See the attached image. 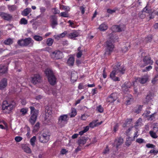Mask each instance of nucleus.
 <instances>
[{
	"instance_id": "obj_1",
	"label": "nucleus",
	"mask_w": 158,
	"mask_h": 158,
	"mask_svg": "<svg viewBox=\"0 0 158 158\" xmlns=\"http://www.w3.org/2000/svg\"><path fill=\"white\" fill-rule=\"evenodd\" d=\"M15 103L14 101L8 102L4 101L2 103V109L3 113L6 114L10 113L15 106Z\"/></svg>"
},
{
	"instance_id": "obj_2",
	"label": "nucleus",
	"mask_w": 158,
	"mask_h": 158,
	"mask_svg": "<svg viewBox=\"0 0 158 158\" xmlns=\"http://www.w3.org/2000/svg\"><path fill=\"white\" fill-rule=\"evenodd\" d=\"M113 38H110L106 42L105 46V52L104 53L105 55H109L113 52L114 48V45L113 44Z\"/></svg>"
},
{
	"instance_id": "obj_3",
	"label": "nucleus",
	"mask_w": 158,
	"mask_h": 158,
	"mask_svg": "<svg viewBox=\"0 0 158 158\" xmlns=\"http://www.w3.org/2000/svg\"><path fill=\"white\" fill-rule=\"evenodd\" d=\"M29 108L31 109V114L29 122L32 125H33L36 121L39 111L33 106H31Z\"/></svg>"
},
{
	"instance_id": "obj_4",
	"label": "nucleus",
	"mask_w": 158,
	"mask_h": 158,
	"mask_svg": "<svg viewBox=\"0 0 158 158\" xmlns=\"http://www.w3.org/2000/svg\"><path fill=\"white\" fill-rule=\"evenodd\" d=\"M33 42L34 41L30 38L19 40L18 42V44L22 46H27L29 45L31 46L33 45Z\"/></svg>"
},
{
	"instance_id": "obj_5",
	"label": "nucleus",
	"mask_w": 158,
	"mask_h": 158,
	"mask_svg": "<svg viewBox=\"0 0 158 158\" xmlns=\"http://www.w3.org/2000/svg\"><path fill=\"white\" fill-rule=\"evenodd\" d=\"M69 120V117L67 114L61 115L58 118V124L61 127H64L67 124Z\"/></svg>"
},
{
	"instance_id": "obj_6",
	"label": "nucleus",
	"mask_w": 158,
	"mask_h": 158,
	"mask_svg": "<svg viewBox=\"0 0 158 158\" xmlns=\"http://www.w3.org/2000/svg\"><path fill=\"white\" fill-rule=\"evenodd\" d=\"M125 69L124 66H121L120 65L118 64L114 67L113 70L116 74H118V76H120L123 74L125 73Z\"/></svg>"
},
{
	"instance_id": "obj_7",
	"label": "nucleus",
	"mask_w": 158,
	"mask_h": 158,
	"mask_svg": "<svg viewBox=\"0 0 158 158\" xmlns=\"http://www.w3.org/2000/svg\"><path fill=\"white\" fill-rule=\"evenodd\" d=\"M50 133L48 132L43 133L39 137V139L40 142L42 143H46L50 139Z\"/></svg>"
},
{
	"instance_id": "obj_8",
	"label": "nucleus",
	"mask_w": 158,
	"mask_h": 158,
	"mask_svg": "<svg viewBox=\"0 0 158 158\" xmlns=\"http://www.w3.org/2000/svg\"><path fill=\"white\" fill-rule=\"evenodd\" d=\"M0 16L4 20L8 21H11L13 19V17L12 15L4 12H0Z\"/></svg>"
},
{
	"instance_id": "obj_9",
	"label": "nucleus",
	"mask_w": 158,
	"mask_h": 158,
	"mask_svg": "<svg viewBox=\"0 0 158 158\" xmlns=\"http://www.w3.org/2000/svg\"><path fill=\"white\" fill-rule=\"evenodd\" d=\"M63 56L62 52L60 51H55L51 54V57L55 60L60 59L62 58Z\"/></svg>"
},
{
	"instance_id": "obj_10",
	"label": "nucleus",
	"mask_w": 158,
	"mask_h": 158,
	"mask_svg": "<svg viewBox=\"0 0 158 158\" xmlns=\"http://www.w3.org/2000/svg\"><path fill=\"white\" fill-rule=\"evenodd\" d=\"M118 94L116 93H113L107 98V101L110 103L113 102L118 98Z\"/></svg>"
},
{
	"instance_id": "obj_11",
	"label": "nucleus",
	"mask_w": 158,
	"mask_h": 158,
	"mask_svg": "<svg viewBox=\"0 0 158 158\" xmlns=\"http://www.w3.org/2000/svg\"><path fill=\"white\" fill-rule=\"evenodd\" d=\"M125 29V26L123 25H115L112 26V29L113 31L120 32L124 31Z\"/></svg>"
},
{
	"instance_id": "obj_12",
	"label": "nucleus",
	"mask_w": 158,
	"mask_h": 158,
	"mask_svg": "<svg viewBox=\"0 0 158 158\" xmlns=\"http://www.w3.org/2000/svg\"><path fill=\"white\" fill-rule=\"evenodd\" d=\"M154 97L151 93H149L146 97L145 100L143 101V103L148 105L152 104L151 102L152 101Z\"/></svg>"
},
{
	"instance_id": "obj_13",
	"label": "nucleus",
	"mask_w": 158,
	"mask_h": 158,
	"mask_svg": "<svg viewBox=\"0 0 158 158\" xmlns=\"http://www.w3.org/2000/svg\"><path fill=\"white\" fill-rule=\"evenodd\" d=\"M144 65H141V67H144V66H146L148 64H152L153 63V61L151 59V58L148 56H146L143 59Z\"/></svg>"
},
{
	"instance_id": "obj_14",
	"label": "nucleus",
	"mask_w": 158,
	"mask_h": 158,
	"mask_svg": "<svg viewBox=\"0 0 158 158\" xmlns=\"http://www.w3.org/2000/svg\"><path fill=\"white\" fill-rule=\"evenodd\" d=\"M51 26L53 28L58 25L57 17L55 15L51 16Z\"/></svg>"
},
{
	"instance_id": "obj_15",
	"label": "nucleus",
	"mask_w": 158,
	"mask_h": 158,
	"mask_svg": "<svg viewBox=\"0 0 158 158\" xmlns=\"http://www.w3.org/2000/svg\"><path fill=\"white\" fill-rule=\"evenodd\" d=\"M41 81V77L39 75H35L31 78V82L34 84L40 82Z\"/></svg>"
},
{
	"instance_id": "obj_16",
	"label": "nucleus",
	"mask_w": 158,
	"mask_h": 158,
	"mask_svg": "<svg viewBox=\"0 0 158 158\" xmlns=\"http://www.w3.org/2000/svg\"><path fill=\"white\" fill-rule=\"evenodd\" d=\"M148 76L147 75H145L141 77L137 78L136 81L143 84L145 83L148 81Z\"/></svg>"
},
{
	"instance_id": "obj_17",
	"label": "nucleus",
	"mask_w": 158,
	"mask_h": 158,
	"mask_svg": "<svg viewBox=\"0 0 158 158\" xmlns=\"http://www.w3.org/2000/svg\"><path fill=\"white\" fill-rule=\"evenodd\" d=\"M116 75L118 76V74L113 70L110 73V77L114 81H119L120 78L116 76Z\"/></svg>"
},
{
	"instance_id": "obj_18",
	"label": "nucleus",
	"mask_w": 158,
	"mask_h": 158,
	"mask_svg": "<svg viewBox=\"0 0 158 158\" xmlns=\"http://www.w3.org/2000/svg\"><path fill=\"white\" fill-rule=\"evenodd\" d=\"M7 85V80L4 78L1 80L0 82V89L4 88Z\"/></svg>"
},
{
	"instance_id": "obj_19",
	"label": "nucleus",
	"mask_w": 158,
	"mask_h": 158,
	"mask_svg": "<svg viewBox=\"0 0 158 158\" xmlns=\"http://www.w3.org/2000/svg\"><path fill=\"white\" fill-rule=\"evenodd\" d=\"M123 142V140L121 137H119L118 139H115L114 142V144L116 145V148H118V146L121 145Z\"/></svg>"
},
{
	"instance_id": "obj_20",
	"label": "nucleus",
	"mask_w": 158,
	"mask_h": 158,
	"mask_svg": "<svg viewBox=\"0 0 158 158\" xmlns=\"http://www.w3.org/2000/svg\"><path fill=\"white\" fill-rule=\"evenodd\" d=\"M48 81L50 84L52 85H54L56 82V78L54 75L49 77H48Z\"/></svg>"
},
{
	"instance_id": "obj_21",
	"label": "nucleus",
	"mask_w": 158,
	"mask_h": 158,
	"mask_svg": "<svg viewBox=\"0 0 158 158\" xmlns=\"http://www.w3.org/2000/svg\"><path fill=\"white\" fill-rule=\"evenodd\" d=\"M7 71V68L6 66L1 65L0 66V75L6 73Z\"/></svg>"
},
{
	"instance_id": "obj_22",
	"label": "nucleus",
	"mask_w": 158,
	"mask_h": 158,
	"mask_svg": "<svg viewBox=\"0 0 158 158\" xmlns=\"http://www.w3.org/2000/svg\"><path fill=\"white\" fill-rule=\"evenodd\" d=\"M88 138L85 137H82L78 140V143L79 145L81 146V145H83L85 144Z\"/></svg>"
},
{
	"instance_id": "obj_23",
	"label": "nucleus",
	"mask_w": 158,
	"mask_h": 158,
	"mask_svg": "<svg viewBox=\"0 0 158 158\" xmlns=\"http://www.w3.org/2000/svg\"><path fill=\"white\" fill-rule=\"evenodd\" d=\"M78 35L79 34L78 32L75 31L73 32L68 34L67 35V37L70 39H73V38L78 36Z\"/></svg>"
},
{
	"instance_id": "obj_24",
	"label": "nucleus",
	"mask_w": 158,
	"mask_h": 158,
	"mask_svg": "<svg viewBox=\"0 0 158 158\" xmlns=\"http://www.w3.org/2000/svg\"><path fill=\"white\" fill-rule=\"evenodd\" d=\"M7 8L9 11L10 12H12L16 10L17 8V6L15 5H8Z\"/></svg>"
},
{
	"instance_id": "obj_25",
	"label": "nucleus",
	"mask_w": 158,
	"mask_h": 158,
	"mask_svg": "<svg viewBox=\"0 0 158 158\" xmlns=\"http://www.w3.org/2000/svg\"><path fill=\"white\" fill-rule=\"evenodd\" d=\"M45 73L46 76H47L48 77H49L54 75L52 70L51 69H47L45 70Z\"/></svg>"
},
{
	"instance_id": "obj_26",
	"label": "nucleus",
	"mask_w": 158,
	"mask_h": 158,
	"mask_svg": "<svg viewBox=\"0 0 158 158\" xmlns=\"http://www.w3.org/2000/svg\"><path fill=\"white\" fill-rule=\"evenodd\" d=\"M22 147L23 149L25 152L28 153H31V149L28 146L23 145L22 146Z\"/></svg>"
},
{
	"instance_id": "obj_27",
	"label": "nucleus",
	"mask_w": 158,
	"mask_h": 158,
	"mask_svg": "<svg viewBox=\"0 0 158 158\" xmlns=\"http://www.w3.org/2000/svg\"><path fill=\"white\" fill-rule=\"evenodd\" d=\"M74 61V59L73 57H70L68 59L67 63L69 66H73Z\"/></svg>"
},
{
	"instance_id": "obj_28",
	"label": "nucleus",
	"mask_w": 158,
	"mask_h": 158,
	"mask_svg": "<svg viewBox=\"0 0 158 158\" xmlns=\"http://www.w3.org/2000/svg\"><path fill=\"white\" fill-rule=\"evenodd\" d=\"M143 11L150 14L152 13V9L150 8L149 6H147L143 9Z\"/></svg>"
},
{
	"instance_id": "obj_29",
	"label": "nucleus",
	"mask_w": 158,
	"mask_h": 158,
	"mask_svg": "<svg viewBox=\"0 0 158 158\" xmlns=\"http://www.w3.org/2000/svg\"><path fill=\"white\" fill-rule=\"evenodd\" d=\"M108 28L107 26L104 23H103L100 25L98 28L101 31H104Z\"/></svg>"
},
{
	"instance_id": "obj_30",
	"label": "nucleus",
	"mask_w": 158,
	"mask_h": 158,
	"mask_svg": "<svg viewBox=\"0 0 158 158\" xmlns=\"http://www.w3.org/2000/svg\"><path fill=\"white\" fill-rule=\"evenodd\" d=\"M13 43V40L11 38H8L5 40L3 43L6 45H10L12 44Z\"/></svg>"
},
{
	"instance_id": "obj_31",
	"label": "nucleus",
	"mask_w": 158,
	"mask_h": 158,
	"mask_svg": "<svg viewBox=\"0 0 158 158\" xmlns=\"http://www.w3.org/2000/svg\"><path fill=\"white\" fill-rule=\"evenodd\" d=\"M31 11V10L30 8H27L22 12V15L23 16H26L29 14Z\"/></svg>"
},
{
	"instance_id": "obj_32",
	"label": "nucleus",
	"mask_w": 158,
	"mask_h": 158,
	"mask_svg": "<svg viewBox=\"0 0 158 158\" xmlns=\"http://www.w3.org/2000/svg\"><path fill=\"white\" fill-rule=\"evenodd\" d=\"M77 114V111L76 109L74 108L72 109V111L69 114L71 118L74 117Z\"/></svg>"
},
{
	"instance_id": "obj_33",
	"label": "nucleus",
	"mask_w": 158,
	"mask_h": 158,
	"mask_svg": "<svg viewBox=\"0 0 158 158\" xmlns=\"http://www.w3.org/2000/svg\"><path fill=\"white\" fill-rule=\"evenodd\" d=\"M33 38L35 40L38 41H41L43 39L42 36L37 35L34 36Z\"/></svg>"
},
{
	"instance_id": "obj_34",
	"label": "nucleus",
	"mask_w": 158,
	"mask_h": 158,
	"mask_svg": "<svg viewBox=\"0 0 158 158\" xmlns=\"http://www.w3.org/2000/svg\"><path fill=\"white\" fill-rule=\"evenodd\" d=\"M54 41V40L52 38H48L47 40L46 44L48 46H51Z\"/></svg>"
},
{
	"instance_id": "obj_35",
	"label": "nucleus",
	"mask_w": 158,
	"mask_h": 158,
	"mask_svg": "<svg viewBox=\"0 0 158 158\" xmlns=\"http://www.w3.org/2000/svg\"><path fill=\"white\" fill-rule=\"evenodd\" d=\"M36 139V137L35 136H34L30 139V143L33 147H34L35 146Z\"/></svg>"
},
{
	"instance_id": "obj_36",
	"label": "nucleus",
	"mask_w": 158,
	"mask_h": 158,
	"mask_svg": "<svg viewBox=\"0 0 158 158\" xmlns=\"http://www.w3.org/2000/svg\"><path fill=\"white\" fill-rule=\"evenodd\" d=\"M132 121L131 118L127 119L125 121V123L123 124V127H125L127 126L128 124H130Z\"/></svg>"
},
{
	"instance_id": "obj_37",
	"label": "nucleus",
	"mask_w": 158,
	"mask_h": 158,
	"mask_svg": "<svg viewBox=\"0 0 158 158\" xmlns=\"http://www.w3.org/2000/svg\"><path fill=\"white\" fill-rule=\"evenodd\" d=\"M77 78V74L76 73H72L71 75V79L73 80L76 81Z\"/></svg>"
},
{
	"instance_id": "obj_38",
	"label": "nucleus",
	"mask_w": 158,
	"mask_h": 158,
	"mask_svg": "<svg viewBox=\"0 0 158 158\" xmlns=\"http://www.w3.org/2000/svg\"><path fill=\"white\" fill-rule=\"evenodd\" d=\"M68 32L67 31H64L62 33L59 34V35H57V37L59 38H62L65 36L66 35L67 36V35H68Z\"/></svg>"
},
{
	"instance_id": "obj_39",
	"label": "nucleus",
	"mask_w": 158,
	"mask_h": 158,
	"mask_svg": "<svg viewBox=\"0 0 158 158\" xmlns=\"http://www.w3.org/2000/svg\"><path fill=\"white\" fill-rule=\"evenodd\" d=\"M156 133V132H154L153 131H150L149 132V133L152 137L155 139L157 138L158 137Z\"/></svg>"
},
{
	"instance_id": "obj_40",
	"label": "nucleus",
	"mask_w": 158,
	"mask_h": 158,
	"mask_svg": "<svg viewBox=\"0 0 158 158\" xmlns=\"http://www.w3.org/2000/svg\"><path fill=\"white\" fill-rule=\"evenodd\" d=\"M132 141L131 140V138H128L126 139V141L125 142L126 145L129 146L131 143Z\"/></svg>"
},
{
	"instance_id": "obj_41",
	"label": "nucleus",
	"mask_w": 158,
	"mask_h": 158,
	"mask_svg": "<svg viewBox=\"0 0 158 158\" xmlns=\"http://www.w3.org/2000/svg\"><path fill=\"white\" fill-rule=\"evenodd\" d=\"M60 8L63 10H66V11H68L70 10V8L68 6H64L62 5L60 6Z\"/></svg>"
},
{
	"instance_id": "obj_42",
	"label": "nucleus",
	"mask_w": 158,
	"mask_h": 158,
	"mask_svg": "<svg viewBox=\"0 0 158 158\" xmlns=\"http://www.w3.org/2000/svg\"><path fill=\"white\" fill-rule=\"evenodd\" d=\"M20 23L21 24H26L27 23V21L24 18H23L21 19L20 21Z\"/></svg>"
},
{
	"instance_id": "obj_43",
	"label": "nucleus",
	"mask_w": 158,
	"mask_h": 158,
	"mask_svg": "<svg viewBox=\"0 0 158 158\" xmlns=\"http://www.w3.org/2000/svg\"><path fill=\"white\" fill-rule=\"evenodd\" d=\"M40 123L37 122L34 127V130L35 131H37L40 128Z\"/></svg>"
},
{
	"instance_id": "obj_44",
	"label": "nucleus",
	"mask_w": 158,
	"mask_h": 158,
	"mask_svg": "<svg viewBox=\"0 0 158 158\" xmlns=\"http://www.w3.org/2000/svg\"><path fill=\"white\" fill-rule=\"evenodd\" d=\"M28 110L26 108H22L20 110V111L23 115H25L27 112Z\"/></svg>"
},
{
	"instance_id": "obj_45",
	"label": "nucleus",
	"mask_w": 158,
	"mask_h": 158,
	"mask_svg": "<svg viewBox=\"0 0 158 158\" xmlns=\"http://www.w3.org/2000/svg\"><path fill=\"white\" fill-rule=\"evenodd\" d=\"M96 121H93L92 122L90 123L89 124V126L91 127H96L97 126L96 124Z\"/></svg>"
},
{
	"instance_id": "obj_46",
	"label": "nucleus",
	"mask_w": 158,
	"mask_h": 158,
	"mask_svg": "<svg viewBox=\"0 0 158 158\" xmlns=\"http://www.w3.org/2000/svg\"><path fill=\"white\" fill-rule=\"evenodd\" d=\"M158 81V75H156L155 76L154 78L152 80V83L153 84H155L156 82Z\"/></svg>"
},
{
	"instance_id": "obj_47",
	"label": "nucleus",
	"mask_w": 158,
	"mask_h": 158,
	"mask_svg": "<svg viewBox=\"0 0 158 158\" xmlns=\"http://www.w3.org/2000/svg\"><path fill=\"white\" fill-rule=\"evenodd\" d=\"M150 112L149 111L146 110L143 114V116L145 118H147L149 116L148 115L150 114Z\"/></svg>"
},
{
	"instance_id": "obj_48",
	"label": "nucleus",
	"mask_w": 158,
	"mask_h": 158,
	"mask_svg": "<svg viewBox=\"0 0 158 158\" xmlns=\"http://www.w3.org/2000/svg\"><path fill=\"white\" fill-rule=\"evenodd\" d=\"M142 119L141 118H139L136 122L135 123V126H138L139 125H140L142 121Z\"/></svg>"
},
{
	"instance_id": "obj_49",
	"label": "nucleus",
	"mask_w": 158,
	"mask_h": 158,
	"mask_svg": "<svg viewBox=\"0 0 158 158\" xmlns=\"http://www.w3.org/2000/svg\"><path fill=\"white\" fill-rule=\"evenodd\" d=\"M60 15L61 16L64 17H69V15L66 12H63L60 13Z\"/></svg>"
},
{
	"instance_id": "obj_50",
	"label": "nucleus",
	"mask_w": 158,
	"mask_h": 158,
	"mask_svg": "<svg viewBox=\"0 0 158 158\" xmlns=\"http://www.w3.org/2000/svg\"><path fill=\"white\" fill-rule=\"evenodd\" d=\"M152 39V36H148L145 38V40L147 42H149L151 41Z\"/></svg>"
},
{
	"instance_id": "obj_51",
	"label": "nucleus",
	"mask_w": 158,
	"mask_h": 158,
	"mask_svg": "<svg viewBox=\"0 0 158 158\" xmlns=\"http://www.w3.org/2000/svg\"><path fill=\"white\" fill-rule=\"evenodd\" d=\"M97 109L98 111L100 113H102L103 111V108L101 106H98L97 107Z\"/></svg>"
},
{
	"instance_id": "obj_52",
	"label": "nucleus",
	"mask_w": 158,
	"mask_h": 158,
	"mask_svg": "<svg viewBox=\"0 0 158 158\" xmlns=\"http://www.w3.org/2000/svg\"><path fill=\"white\" fill-rule=\"evenodd\" d=\"M22 138L20 136H16L15 138V140L17 142H19L22 140Z\"/></svg>"
},
{
	"instance_id": "obj_53",
	"label": "nucleus",
	"mask_w": 158,
	"mask_h": 158,
	"mask_svg": "<svg viewBox=\"0 0 158 158\" xmlns=\"http://www.w3.org/2000/svg\"><path fill=\"white\" fill-rule=\"evenodd\" d=\"M119 127V125L118 123H116L114 127V132H116L118 130Z\"/></svg>"
},
{
	"instance_id": "obj_54",
	"label": "nucleus",
	"mask_w": 158,
	"mask_h": 158,
	"mask_svg": "<svg viewBox=\"0 0 158 158\" xmlns=\"http://www.w3.org/2000/svg\"><path fill=\"white\" fill-rule=\"evenodd\" d=\"M85 6H83L80 7V9L81 11V13L82 14H83L85 13Z\"/></svg>"
},
{
	"instance_id": "obj_55",
	"label": "nucleus",
	"mask_w": 158,
	"mask_h": 158,
	"mask_svg": "<svg viewBox=\"0 0 158 158\" xmlns=\"http://www.w3.org/2000/svg\"><path fill=\"white\" fill-rule=\"evenodd\" d=\"M136 141L137 142L139 143H143L144 141V140L142 139L139 138V139H136Z\"/></svg>"
},
{
	"instance_id": "obj_56",
	"label": "nucleus",
	"mask_w": 158,
	"mask_h": 158,
	"mask_svg": "<svg viewBox=\"0 0 158 158\" xmlns=\"http://www.w3.org/2000/svg\"><path fill=\"white\" fill-rule=\"evenodd\" d=\"M158 152V151L155 150L154 149L151 150L149 152V153H153L154 155H156Z\"/></svg>"
},
{
	"instance_id": "obj_57",
	"label": "nucleus",
	"mask_w": 158,
	"mask_h": 158,
	"mask_svg": "<svg viewBox=\"0 0 158 158\" xmlns=\"http://www.w3.org/2000/svg\"><path fill=\"white\" fill-rule=\"evenodd\" d=\"M82 54V51H80L77 54V58H80L81 57Z\"/></svg>"
},
{
	"instance_id": "obj_58",
	"label": "nucleus",
	"mask_w": 158,
	"mask_h": 158,
	"mask_svg": "<svg viewBox=\"0 0 158 158\" xmlns=\"http://www.w3.org/2000/svg\"><path fill=\"white\" fill-rule=\"evenodd\" d=\"M146 147L148 148H154L155 146L152 144L148 143L146 145Z\"/></svg>"
},
{
	"instance_id": "obj_59",
	"label": "nucleus",
	"mask_w": 158,
	"mask_h": 158,
	"mask_svg": "<svg viewBox=\"0 0 158 158\" xmlns=\"http://www.w3.org/2000/svg\"><path fill=\"white\" fill-rule=\"evenodd\" d=\"M40 10L41 13H44L46 11V8L45 7H40Z\"/></svg>"
},
{
	"instance_id": "obj_60",
	"label": "nucleus",
	"mask_w": 158,
	"mask_h": 158,
	"mask_svg": "<svg viewBox=\"0 0 158 158\" xmlns=\"http://www.w3.org/2000/svg\"><path fill=\"white\" fill-rule=\"evenodd\" d=\"M154 113L150 115H149L148 116L149 117L148 118V119L149 120H152L154 118Z\"/></svg>"
},
{
	"instance_id": "obj_61",
	"label": "nucleus",
	"mask_w": 158,
	"mask_h": 158,
	"mask_svg": "<svg viewBox=\"0 0 158 158\" xmlns=\"http://www.w3.org/2000/svg\"><path fill=\"white\" fill-rule=\"evenodd\" d=\"M103 77L104 78H106L107 75H106V72H105V68H104V70H103Z\"/></svg>"
},
{
	"instance_id": "obj_62",
	"label": "nucleus",
	"mask_w": 158,
	"mask_h": 158,
	"mask_svg": "<svg viewBox=\"0 0 158 158\" xmlns=\"http://www.w3.org/2000/svg\"><path fill=\"white\" fill-rule=\"evenodd\" d=\"M109 151V149L108 148V147H107L106 149L104 150V151L103 152V153L105 154H107L108 153Z\"/></svg>"
},
{
	"instance_id": "obj_63",
	"label": "nucleus",
	"mask_w": 158,
	"mask_h": 158,
	"mask_svg": "<svg viewBox=\"0 0 158 158\" xmlns=\"http://www.w3.org/2000/svg\"><path fill=\"white\" fill-rule=\"evenodd\" d=\"M86 118V116L85 114H83L81 116V119L82 120H85Z\"/></svg>"
},
{
	"instance_id": "obj_64",
	"label": "nucleus",
	"mask_w": 158,
	"mask_h": 158,
	"mask_svg": "<svg viewBox=\"0 0 158 158\" xmlns=\"http://www.w3.org/2000/svg\"><path fill=\"white\" fill-rule=\"evenodd\" d=\"M153 131L155 132H157L158 131V127H154L153 128Z\"/></svg>"
}]
</instances>
